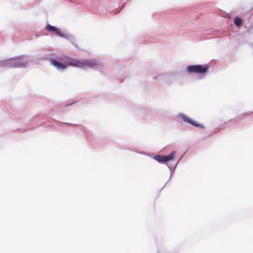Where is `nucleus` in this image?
<instances>
[{"mask_svg":"<svg viewBox=\"0 0 253 253\" xmlns=\"http://www.w3.org/2000/svg\"><path fill=\"white\" fill-rule=\"evenodd\" d=\"M175 156V153L174 152H172L170 154L167 156H164V163L173 160Z\"/></svg>","mask_w":253,"mask_h":253,"instance_id":"7","label":"nucleus"},{"mask_svg":"<svg viewBox=\"0 0 253 253\" xmlns=\"http://www.w3.org/2000/svg\"><path fill=\"white\" fill-rule=\"evenodd\" d=\"M242 20L240 18L236 17L234 19V24L237 27L240 26L242 24Z\"/></svg>","mask_w":253,"mask_h":253,"instance_id":"9","label":"nucleus"},{"mask_svg":"<svg viewBox=\"0 0 253 253\" xmlns=\"http://www.w3.org/2000/svg\"><path fill=\"white\" fill-rule=\"evenodd\" d=\"M209 68L208 65H189L187 67V71L188 73L196 74L206 73Z\"/></svg>","mask_w":253,"mask_h":253,"instance_id":"2","label":"nucleus"},{"mask_svg":"<svg viewBox=\"0 0 253 253\" xmlns=\"http://www.w3.org/2000/svg\"><path fill=\"white\" fill-rule=\"evenodd\" d=\"M10 67H23L25 66V63L21 61L20 58H13L9 60L8 63Z\"/></svg>","mask_w":253,"mask_h":253,"instance_id":"3","label":"nucleus"},{"mask_svg":"<svg viewBox=\"0 0 253 253\" xmlns=\"http://www.w3.org/2000/svg\"><path fill=\"white\" fill-rule=\"evenodd\" d=\"M182 119L184 122H188L192 125L196 126H200V125H199L196 122L192 121L190 119H189L188 117L185 115H183L182 116Z\"/></svg>","mask_w":253,"mask_h":253,"instance_id":"5","label":"nucleus"},{"mask_svg":"<svg viewBox=\"0 0 253 253\" xmlns=\"http://www.w3.org/2000/svg\"><path fill=\"white\" fill-rule=\"evenodd\" d=\"M46 28L48 31L53 32L56 35H57V36L61 35V34L60 32L59 31V30L54 26H52L49 24H48L47 25H46Z\"/></svg>","mask_w":253,"mask_h":253,"instance_id":"4","label":"nucleus"},{"mask_svg":"<svg viewBox=\"0 0 253 253\" xmlns=\"http://www.w3.org/2000/svg\"><path fill=\"white\" fill-rule=\"evenodd\" d=\"M155 159L160 163H164V155H157L155 157Z\"/></svg>","mask_w":253,"mask_h":253,"instance_id":"8","label":"nucleus"},{"mask_svg":"<svg viewBox=\"0 0 253 253\" xmlns=\"http://www.w3.org/2000/svg\"><path fill=\"white\" fill-rule=\"evenodd\" d=\"M175 156V153L174 152H172L170 154L167 156H164V163L173 160Z\"/></svg>","mask_w":253,"mask_h":253,"instance_id":"6","label":"nucleus"},{"mask_svg":"<svg viewBox=\"0 0 253 253\" xmlns=\"http://www.w3.org/2000/svg\"><path fill=\"white\" fill-rule=\"evenodd\" d=\"M61 60L64 62V64L58 62L53 59H52L50 62L57 69L62 70L65 69L68 66L79 68H93L98 64L97 62L95 60L80 61L66 56H64Z\"/></svg>","mask_w":253,"mask_h":253,"instance_id":"1","label":"nucleus"}]
</instances>
